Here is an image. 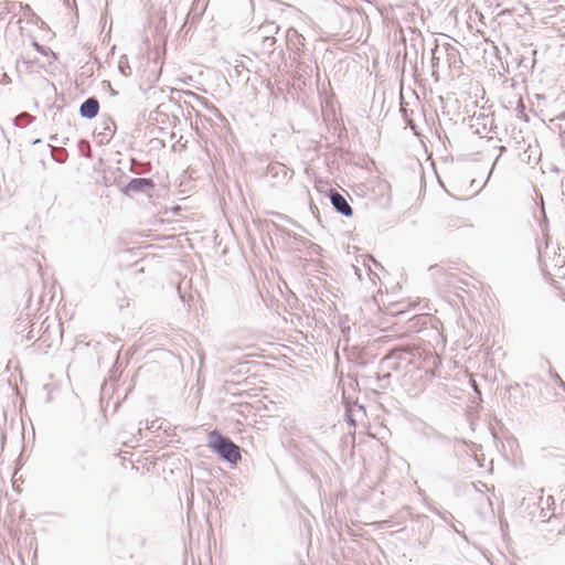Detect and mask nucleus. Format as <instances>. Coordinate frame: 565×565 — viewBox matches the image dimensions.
<instances>
[{
    "label": "nucleus",
    "mask_w": 565,
    "mask_h": 565,
    "mask_svg": "<svg viewBox=\"0 0 565 565\" xmlns=\"http://www.w3.org/2000/svg\"><path fill=\"white\" fill-rule=\"evenodd\" d=\"M209 447L223 460L237 463L241 460V449L231 438L223 436L217 430H212L207 439Z\"/></svg>",
    "instance_id": "f257e3e1"
},
{
    "label": "nucleus",
    "mask_w": 565,
    "mask_h": 565,
    "mask_svg": "<svg viewBox=\"0 0 565 565\" xmlns=\"http://www.w3.org/2000/svg\"><path fill=\"white\" fill-rule=\"evenodd\" d=\"M471 128L475 132L481 137H486L488 134L495 132L497 125L492 114H479L472 119Z\"/></svg>",
    "instance_id": "f03ea898"
},
{
    "label": "nucleus",
    "mask_w": 565,
    "mask_h": 565,
    "mask_svg": "<svg viewBox=\"0 0 565 565\" xmlns=\"http://www.w3.org/2000/svg\"><path fill=\"white\" fill-rule=\"evenodd\" d=\"M154 188V182L150 178H134L124 188L122 193L130 195L131 193H145Z\"/></svg>",
    "instance_id": "7ed1b4c3"
},
{
    "label": "nucleus",
    "mask_w": 565,
    "mask_h": 565,
    "mask_svg": "<svg viewBox=\"0 0 565 565\" xmlns=\"http://www.w3.org/2000/svg\"><path fill=\"white\" fill-rule=\"evenodd\" d=\"M96 137L100 143H108L116 132V124L110 117L100 120L99 127L96 129Z\"/></svg>",
    "instance_id": "20e7f679"
},
{
    "label": "nucleus",
    "mask_w": 565,
    "mask_h": 565,
    "mask_svg": "<svg viewBox=\"0 0 565 565\" xmlns=\"http://www.w3.org/2000/svg\"><path fill=\"white\" fill-rule=\"evenodd\" d=\"M330 201L338 213L348 217L353 214V210L347 199L334 189H331Z\"/></svg>",
    "instance_id": "39448f33"
},
{
    "label": "nucleus",
    "mask_w": 565,
    "mask_h": 565,
    "mask_svg": "<svg viewBox=\"0 0 565 565\" xmlns=\"http://www.w3.org/2000/svg\"><path fill=\"white\" fill-rule=\"evenodd\" d=\"M79 115L85 119H93L98 115L99 102L96 97L85 99L79 106Z\"/></svg>",
    "instance_id": "423d86ee"
},
{
    "label": "nucleus",
    "mask_w": 565,
    "mask_h": 565,
    "mask_svg": "<svg viewBox=\"0 0 565 565\" xmlns=\"http://www.w3.org/2000/svg\"><path fill=\"white\" fill-rule=\"evenodd\" d=\"M411 353V350L404 348H395L390 354H387L382 362L393 370H397L399 367L398 361L405 360V355Z\"/></svg>",
    "instance_id": "0eeeda50"
},
{
    "label": "nucleus",
    "mask_w": 565,
    "mask_h": 565,
    "mask_svg": "<svg viewBox=\"0 0 565 565\" xmlns=\"http://www.w3.org/2000/svg\"><path fill=\"white\" fill-rule=\"evenodd\" d=\"M280 26L273 21H268L263 23L258 30L255 32L256 38H275V34L278 33Z\"/></svg>",
    "instance_id": "6e6552de"
},
{
    "label": "nucleus",
    "mask_w": 565,
    "mask_h": 565,
    "mask_svg": "<svg viewBox=\"0 0 565 565\" xmlns=\"http://www.w3.org/2000/svg\"><path fill=\"white\" fill-rule=\"evenodd\" d=\"M554 498L552 495L546 497L545 499L543 497L540 498L539 505L541 508L540 519L542 522L548 521L552 516H554V512L551 514H547L546 511H550L552 507H554Z\"/></svg>",
    "instance_id": "1a4fd4ad"
},
{
    "label": "nucleus",
    "mask_w": 565,
    "mask_h": 565,
    "mask_svg": "<svg viewBox=\"0 0 565 565\" xmlns=\"http://www.w3.org/2000/svg\"><path fill=\"white\" fill-rule=\"evenodd\" d=\"M303 36L301 34L298 33V31L294 28H289L286 32V41H287V45L288 47L292 49L295 47L296 50H299L300 46H303Z\"/></svg>",
    "instance_id": "9d476101"
},
{
    "label": "nucleus",
    "mask_w": 565,
    "mask_h": 565,
    "mask_svg": "<svg viewBox=\"0 0 565 565\" xmlns=\"http://www.w3.org/2000/svg\"><path fill=\"white\" fill-rule=\"evenodd\" d=\"M268 171L274 177H278L279 174H281L282 180H286V181L290 180L292 177V173H294L292 171H290L284 164H280V163L269 164Z\"/></svg>",
    "instance_id": "9b49d317"
},
{
    "label": "nucleus",
    "mask_w": 565,
    "mask_h": 565,
    "mask_svg": "<svg viewBox=\"0 0 565 565\" xmlns=\"http://www.w3.org/2000/svg\"><path fill=\"white\" fill-rule=\"evenodd\" d=\"M260 42V49L264 53H273L276 44V38H256Z\"/></svg>",
    "instance_id": "f8f14e48"
},
{
    "label": "nucleus",
    "mask_w": 565,
    "mask_h": 565,
    "mask_svg": "<svg viewBox=\"0 0 565 565\" xmlns=\"http://www.w3.org/2000/svg\"><path fill=\"white\" fill-rule=\"evenodd\" d=\"M118 70L119 72L125 76L128 77L131 75V68L129 66V63L127 60H120L118 63Z\"/></svg>",
    "instance_id": "ddd939ff"
},
{
    "label": "nucleus",
    "mask_w": 565,
    "mask_h": 565,
    "mask_svg": "<svg viewBox=\"0 0 565 565\" xmlns=\"http://www.w3.org/2000/svg\"><path fill=\"white\" fill-rule=\"evenodd\" d=\"M32 46L39 52L41 53L42 55H47V54H52L54 57H55V54L51 51V49L49 47H45L41 44H39L36 41H33L32 42Z\"/></svg>",
    "instance_id": "4468645a"
},
{
    "label": "nucleus",
    "mask_w": 565,
    "mask_h": 565,
    "mask_svg": "<svg viewBox=\"0 0 565 565\" xmlns=\"http://www.w3.org/2000/svg\"><path fill=\"white\" fill-rule=\"evenodd\" d=\"M551 377L555 381V383L565 392V382L562 380V377L554 371H550Z\"/></svg>",
    "instance_id": "2eb2a0df"
},
{
    "label": "nucleus",
    "mask_w": 565,
    "mask_h": 565,
    "mask_svg": "<svg viewBox=\"0 0 565 565\" xmlns=\"http://www.w3.org/2000/svg\"><path fill=\"white\" fill-rule=\"evenodd\" d=\"M431 512L438 514L444 521H446L448 519V516H451V513L449 511H439L437 509H430Z\"/></svg>",
    "instance_id": "dca6fc26"
},
{
    "label": "nucleus",
    "mask_w": 565,
    "mask_h": 565,
    "mask_svg": "<svg viewBox=\"0 0 565 565\" xmlns=\"http://www.w3.org/2000/svg\"><path fill=\"white\" fill-rule=\"evenodd\" d=\"M20 118L29 119V118H30V115H29V114H22V115L18 116V117L15 118V126H21V125H23V124L20 121Z\"/></svg>",
    "instance_id": "f3484780"
},
{
    "label": "nucleus",
    "mask_w": 565,
    "mask_h": 565,
    "mask_svg": "<svg viewBox=\"0 0 565 565\" xmlns=\"http://www.w3.org/2000/svg\"><path fill=\"white\" fill-rule=\"evenodd\" d=\"M158 420H153L151 422V424L149 426H147L148 429H153V428H157L159 429L160 428V425H157Z\"/></svg>",
    "instance_id": "a211bd4d"
},
{
    "label": "nucleus",
    "mask_w": 565,
    "mask_h": 565,
    "mask_svg": "<svg viewBox=\"0 0 565 565\" xmlns=\"http://www.w3.org/2000/svg\"><path fill=\"white\" fill-rule=\"evenodd\" d=\"M348 422L351 426H355V420L350 415H348Z\"/></svg>",
    "instance_id": "6ab92c4d"
},
{
    "label": "nucleus",
    "mask_w": 565,
    "mask_h": 565,
    "mask_svg": "<svg viewBox=\"0 0 565 565\" xmlns=\"http://www.w3.org/2000/svg\"><path fill=\"white\" fill-rule=\"evenodd\" d=\"M438 50V45L435 44V47L433 49V61H435V52Z\"/></svg>",
    "instance_id": "aec40b11"
},
{
    "label": "nucleus",
    "mask_w": 565,
    "mask_h": 565,
    "mask_svg": "<svg viewBox=\"0 0 565 565\" xmlns=\"http://www.w3.org/2000/svg\"><path fill=\"white\" fill-rule=\"evenodd\" d=\"M190 95H192L193 97L199 98V96H196L195 93H190Z\"/></svg>",
    "instance_id": "412c9836"
}]
</instances>
